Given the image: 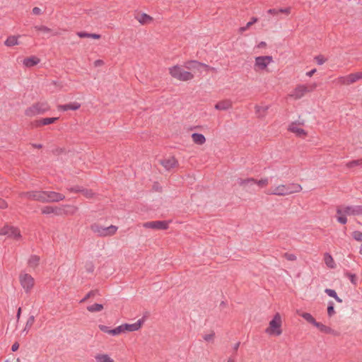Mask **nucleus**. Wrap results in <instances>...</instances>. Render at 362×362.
Segmentation results:
<instances>
[{"label":"nucleus","mask_w":362,"mask_h":362,"mask_svg":"<svg viewBox=\"0 0 362 362\" xmlns=\"http://www.w3.org/2000/svg\"><path fill=\"white\" fill-rule=\"evenodd\" d=\"M169 73L172 77L181 81H190L194 78L191 72L183 70L178 65L169 68Z\"/></svg>","instance_id":"1"},{"label":"nucleus","mask_w":362,"mask_h":362,"mask_svg":"<svg viewBox=\"0 0 362 362\" xmlns=\"http://www.w3.org/2000/svg\"><path fill=\"white\" fill-rule=\"evenodd\" d=\"M49 108V105L47 102H38L27 108L25 111V114L28 117H33L37 115L44 114L45 112L48 111Z\"/></svg>","instance_id":"2"},{"label":"nucleus","mask_w":362,"mask_h":362,"mask_svg":"<svg viewBox=\"0 0 362 362\" xmlns=\"http://www.w3.org/2000/svg\"><path fill=\"white\" fill-rule=\"evenodd\" d=\"M117 228V226L113 225L108 227H103L98 223H93L90 226V230L100 237L113 235L116 233Z\"/></svg>","instance_id":"3"},{"label":"nucleus","mask_w":362,"mask_h":362,"mask_svg":"<svg viewBox=\"0 0 362 362\" xmlns=\"http://www.w3.org/2000/svg\"><path fill=\"white\" fill-rule=\"evenodd\" d=\"M281 318L279 313H276L274 318L269 322V326L265 330L269 334H275L279 336L282 331L281 329Z\"/></svg>","instance_id":"4"},{"label":"nucleus","mask_w":362,"mask_h":362,"mask_svg":"<svg viewBox=\"0 0 362 362\" xmlns=\"http://www.w3.org/2000/svg\"><path fill=\"white\" fill-rule=\"evenodd\" d=\"M316 88V84H312L310 86L299 85L298 86L293 93L291 94V97L296 100L300 99L305 95L306 93L314 90Z\"/></svg>","instance_id":"5"},{"label":"nucleus","mask_w":362,"mask_h":362,"mask_svg":"<svg viewBox=\"0 0 362 362\" xmlns=\"http://www.w3.org/2000/svg\"><path fill=\"white\" fill-rule=\"evenodd\" d=\"M22 197H26L28 199L38 201L42 203H45V191H30L23 192L21 194Z\"/></svg>","instance_id":"6"},{"label":"nucleus","mask_w":362,"mask_h":362,"mask_svg":"<svg viewBox=\"0 0 362 362\" xmlns=\"http://www.w3.org/2000/svg\"><path fill=\"white\" fill-rule=\"evenodd\" d=\"M0 235H8V237H11L15 239H18L21 237L18 228L8 225L0 228Z\"/></svg>","instance_id":"7"},{"label":"nucleus","mask_w":362,"mask_h":362,"mask_svg":"<svg viewBox=\"0 0 362 362\" xmlns=\"http://www.w3.org/2000/svg\"><path fill=\"white\" fill-rule=\"evenodd\" d=\"M20 281L21 286L27 293L29 292L34 286V279L28 274H21Z\"/></svg>","instance_id":"8"},{"label":"nucleus","mask_w":362,"mask_h":362,"mask_svg":"<svg viewBox=\"0 0 362 362\" xmlns=\"http://www.w3.org/2000/svg\"><path fill=\"white\" fill-rule=\"evenodd\" d=\"M272 61L273 58L272 56L257 57L255 58V69L258 68L260 70H264Z\"/></svg>","instance_id":"9"},{"label":"nucleus","mask_w":362,"mask_h":362,"mask_svg":"<svg viewBox=\"0 0 362 362\" xmlns=\"http://www.w3.org/2000/svg\"><path fill=\"white\" fill-rule=\"evenodd\" d=\"M144 227L151 229L166 230L168 228V222L165 221H148L144 223Z\"/></svg>","instance_id":"10"},{"label":"nucleus","mask_w":362,"mask_h":362,"mask_svg":"<svg viewBox=\"0 0 362 362\" xmlns=\"http://www.w3.org/2000/svg\"><path fill=\"white\" fill-rule=\"evenodd\" d=\"M204 67L206 71L211 70L215 71V68L211 67L204 63L199 62L196 60H191L185 63V67L187 69H199V67Z\"/></svg>","instance_id":"11"},{"label":"nucleus","mask_w":362,"mask_h":362,"mask_svg":"<svg viewBox=\"0 0 362 362\" xmlns=\"http://www.w3.org/2000/svg\"><path fill=\"white\" fill-rule=\"evenodd\" d=\"M64 199L65 196L62 194L56 192L45 191V203L58 202L59 201L64 200Z\"/></svg>","instance_id":"12"},{"label":"nucleus","mask_w":362,"mask_h":362,"mask_svg":"<svg viewBox=\"0 0 362 362\" xmlns=\"http://www.w3.org/2000/svg\"><path fill=\"white\" fill-rule=\"evenodd\" d=\"M298 124H300V125H303L304 124V122H299L298 123L294 122H292L289 127H288V130L294 134H296V136H299V137H305L306 135H307V133L306 132L302 129V128H298L297 127Z\"/></svg>","instance_id":"13"},{"label":"nucleus","mask_w":362,"mask_h":362,"mask_svg":"<svg viewBox=\"0 0 362 362\" xmlns=\"http://www.w3.org/2000/svg\"><path fill=\"white\" fill-rule=\"evenodd\" d=\"M345 215L358 216L362 214V205L360 206H348L342 209Z\"/></svg>","instance_id":"14"},{"label":"nucleus","mask_w":362,"mask_h":362,"mask_svg":"<svg viewBox=\"0 0 362 362\" xmlns=\"http://www.w3.org/2000/svg\"><path fill=\"white\" fill-rule=\"evenodd\" d=\"M268 194H274L278 196L288 195L286 185H280L276 187L272 191L269 190Z\"/></svg>","instance_id":"15"},{"label":"nucleus","mask_w":362,"mask_h":362,"mask_svg":"<svg viewBox=\"0 0 362 362\" xmlns=\"http://www.w3.org/2000/svg\"><path fill=\"white\" fill-rule=\"evenodd\" d=\"M143 322H144V320L140 319L136 322H135L134 324H124V325H122L123 330H124V331H129V332L137 331L141 328Z\"/></svg>","instance_id":"16"},{"label":"nucleus","mask_w":362,"mask_h":362,"mask_svg":"<svg viewBox=\"0 0 362 362\" xmlns=\"http://www.w3.org/2000/svg\"><path fill=\"white\" fill-rule=\"evenodd\" d=\"M237 183L243 187L245 189L250 188L251 186L255 185L256 180L252 177L243 179V178H238L237 180Z\"/></svg>","instance_id":"17"},{"label":"nucleus","mask_w":362,"mask_h":362,"mask_svg":"<svg viewBox=\"0 0 362 362\" xmlns=\"http://www.w3.org/2000/svg\"><path fill=\"white\" fill-rule=\"evenodd\" d=\"M81 107V104L78 103H71L65 105H59L57 107L59 110L67 111V110H76Z\"/></svg>","instance_id":"18"},{"label":"nucleus","mask_w":362,"mask_h":362,"mask_svg":"<svg viewBox=\"0 0 362 362\" xmlns=\"http://www.w3.org/2000/svg\"><path fill=\"white\" fill-rule=\"evenodd\" d=\"M160 164L168 170L174 168L177 164V161L174 157H171L168 159H163L160 160Z\"/></svg>","instance_id":"19"},{"label":"nucleus","mask_w":362,"mask_h":362,"mask_svg":"<svg viewBox=\"0 0 362 362\" xmlns=\"http://www.w3.org/2000/svg\"><path fill=\"white\" fill-rule=\"evenodd\" d=\"M232 107V102L230 100H223L218 102L215 105V109L218 110H227Z\"/></svg>","instance_id":"20"},{"label":"nucleus","mask_w":362,"mask_h":362,"mask_svg":"<svg viewBox=\"0 0 362 362\" xmlns=\"http://www.w3.org/2000/svg\"><path fill=\"white\" fill-rule=\"evenodd\" d=\"M40 62V59L35 57V56H31L30 57H26L23 59V64L26 67H32L37 64H39Z\"/></svg>","instance_id":"21"},{"label":"nucleus","mask_w":362,"mask_h":362,"mask_svg":"<svg viewBox=\"0 0 362 362\" xmlns=\"http://www.w3.org/2000/svg\"><path fill=\"white\" fill-rule=\"evenodd\" d=\"M59 119V117H46L42 118L36 121V127H40L42 125H48L55 122Z\"/></svg>","instance_id":"22"},{"label":"nucleus","mask_w":362,"mask_h":362,"mask_svg":"<svg viewBox=\"0 0 362 362\" xmlns=\"http://www.w3.org/2000/svg\"><path fill=\"white\" fill-rule=\"evenodd\" d=\"M286 187H287L288 195L293 194V193L299 192L302 190L301 185L299 184H296V183L288 184V185H286Z\"/></svg>","instance_id":"23"},{"label":"nucleus","mask_w":362,"mask_h":362,"mask_svg":"<svg viewBox=\"0 0 362 362\" xmlns=\"http://www.w3.org/2000/svg\"><path fill=\"white\" fill-rule=\"evenodd\" d=\"M192 141L198 145H202L206 141L205 136L202 134L193 133L192 134Z\"/></svg>","instance_id":"24"},{"label":"nucleus","mask_w":362,"mask_h":362,"mask_svg":"<svg viewBox=\"0 0 362 362\" xmlns=\"http://www.w3.org/2000/svg\"><path fill=\"white\" fill-rule=\"evenodd\" d=\"M337 214L339 215V216L337 217V221L341 224L346 223L347 218L346 217V215L344 214L342 209L340 206L337 207Z\"/></svg>","instance_id":"25"},{"label":"nucleus","mask_w":362,"mask_h":362,"mask_svg":"<svg viewBox=\"0 0 362 362\" xmlns=\"http://www.w3.org/2000/svg\"><path fill=\"white\" fill-rule=\"evenodd\" d=\"M298 314L300 316H301L303 319H305L308 322L312 324L313 325H315V324H316L317 321L312 316L311 314H310L308 313H300L298 311Z\"/></svg>","instance_id":"26"},{"label":"nucleus","mask_w":362,"mask_h":362,"mask_svg":"<svg viewBox=\"0 0 362 362\" xmlns=\"http://www.w3.org/2000/svg\"><path fill=\"white\" fill-rule=\"evenodd\" d=\"M314 326L318 328L320 332L325 334H329L332 332V329L329 327H327L321 322H316V324H315Z\"/></svg>","instance_id":"27"},{"label":"nucleus","mask_w":362,"mask_h":362,"mask_svg":"<svg viewBox=\"0 0 362 362\" xmlns=\"http://www.w3.org/2000/svg\"><path fill=\"white\" fill-rule=\"evenodd\" d=\"M95 358L97 362H113V360L107 354H97Z\"/></svg>","instance_id":"28"},{"label":"nucleus","mask_w":362,"mask_h":362,"mask_svg":"<svg viewBox=\"0 0 362 362\" xmlns=\"http://www.w3.org/2000/svg\"><path fill=\"white\" fill-rule=\"evenodd\" d=\"M7 47H12L18 45V37L15 35L9 36L4 42Z\"/></svg>","instance_id":"29"},{"label":"nucleus","mask_w":362,"mask_h":362,"mask_svg":"<svg viewBox=\"0 0 362 362\" xmlns=\"http://www.w3.org/2000/svg\"><path fill=\"white\" fill-rule=\"evenodd\" d=\"M136 19L141 24H146V23L151 22L153 20L152 17H151L150 16H148V15H147L146 13L141 14L140 16L136 17Z\"/></svg>","instance_id":"30"},{"label":"nucleus","mask_w":362,"mask_h":362,"mask_svg":"<svg viewBox=\"0 0 362 362\" xmlns=\"http://www.w3.org/2000/svg\"><path fill=\"white\" fill-rule=\"evenodd\" d=\"M40 257L37 255H31L28 259V265L30 267L35 268L39 264Z\"/></svg>","instance_id":"31"},{"label":"nucleus","mask_w":362,"mask_h":362,"mask_svg":"<svg viewBox=\"0 0 362 362\" xmlns=\"http://www.w3.org/2000/svg\"><path fill=\"white\" fill-rule=\"evenodd\" d=\"M35 322V317L33 315H31L28 317L25 328L23 330V332H25V334L28 332L29 329L31 328V327L33 325Z\"/></svg>","instance_id":"32"},{"label":"nucleus","mask_w":362,"mask_h":362,"mask_svg":"<svg viewBox=\"0 0 362 362\" xmlns=\"http://www.w3.org/2000/svg\"><path fill=\"white\" fill-rule=\"evenodd\" d=\"M325 262L326 265L329 268L335 267V264H334V259H333L332 257L328 253H326L325 255Z\"/></svg>","instance_id":"33"},{"label":"nucleus","mask_w":362,"mask_h":362,"mask_svg":"<svg viewBox=\"0 0 362 362\" xmlns=\"http://www.w3.org/2000/svg\"><path fill=\"white\" fill-rule=\"evenodd\" d=\"M103 309V305L99 303H95L87 307V310L90 313L100 312Z\"/></svg>","instance_id":"34"},{"label":"nucleus","mask_w":362,"mask_h":362,"mask_svg":"<svg viewBox=\"0 0 362 362\" xmlns=\"http://www.w3.org/2000/svg\"><path fill=\"white\" fill-rule=\"evenodd\" d=\"M258 21V18L256 17H252L251 18V21L248 22L245 26L240 27L239 28V33H243L245 30H247L251 25H252L254 23H257Z\"/></svg>","instance_id":"35"},{"label":"nucleus","mask_w":362,"mask_h":362,"mask_svg":"<svg viewBox=\"0 0 362 362\" xmlns=\"http://www.w3.org/2000/svg\"><path fill=\"white\" fill-rule=\"evenodd\" d=\"M346 166L348 168H352L357 167V166L362 167V158L349 161L346 164Z\"/></svg>","instance_id":"36"},{"label":"nucleus","mask_w":362,"mask_h":362,"mask_svg":"<svg viewBox=\"0 0 362 362\" xmlns=\"http://www.w3.org/2000/svg\"><path fill=\"white\" fill-rule=\"evenodd\" d=\"M98 294H99L98 290H97V289L92 290V291H89L83 299L81 300L80 303H83L86 300H87L88 298L94 297L95 296H96Z\"/></svg>","instance_id":"37"},{"label":"nucleus","mask_w":362,"mask_h":362,"mask_svg":"<svg viewBox=\"0 0 362 362\" xmlns=\"http://www.w3.org/2000/svg\"><path fill=\"white\" fill-rule=\"evenodd\" d=\"M42 213L43 214H50L52 213L57 214V208H54L50 206H46L42 209Z\"/></svg>","instance_id":"38"},{"label":"nucleus","mask_w":362,"mask_h":362,"mask_svg":"<svg viewBox=\"0 0 362 362\" xmlns=\"http://www.w3.org/2000/svg\"><path fill=\"white\" fill-rule=\"evenodd\" d=\"M334 81L339 85H349L347 76H340L337 78Z\"/></svg>","instance_id":"39"},{"label":"nucleus","mask_w":362,"mask_h":362,"mask_svg":"<svg viewBox=\"0 0 362 362\" xmlns=\"http://www.w3.org/2000/svg\"><path fill=\"white\" fill-rule=\"evenodd\" d=\"M327 314L329 317H332L335 314L334 303L332 301H329L328 303Z\"/></svg>","instance_id":"40"},{"label":"nucleus","mask_w":362,"mask_h":362,"mask_svg":"<svg viewBox=\"0 0 362 362\" xmlns=\"http://www.w3.org/2000/svg\"><path fill=\"white\" fill-rule=\"evenodd\" d=\"M269 183V180L268 178L265 177V178H262L261 180H256V183L255 185H257L259 187H266Z\"/></svg>","instance_id":"41"},{"label":"nucleus","mask_w":362,"mask_h":362,"mask_svg":"<svg viewBox=\"0 0 362 362\" xmlns=\"http://www.w3.org/2000/svg\"><path fill=\"white\" fill-rule=\"evenodd\" d=\"M345 276L349 279V280L351 281V282L353 284H354V285L357 284V277H356V274H351L350 272H346Z\"/></svg>","instance_id":"42"},{"label":"nucleus","mask_w":362,"mask_h":362,"mask_svg":"<svg viewBox=\"0 0 362 362\" xmlns=\"http://www.w3.org/2000/svg\"><path fill=\"white\" fill-rule=\"evenodd\" d=\"M214 338H215V332L214 331H211L210 334H205L203 337V339L206 341H209V342H213L214 341Z\"/></svg>","instance_id":"43"},{"label":"nucleus","mask_w":362,"mask_h":362,"mask_svg":"<svg viewBox=\"0 0 362 362\" xmlns=\"http://www.w3.org/2000/svg\"><path fill=\"white\" fill-rule=\"evenodd\" d=\"M123 327L122 325L120 326H118L117 327L112 329L110 331V334L115 336L120 334L121 332H123Z\"/></svg>","instance_id":"44"},{"label":"nucleus","mask_w":362,"mask_h":362,"mask_svg":"<svg viewBox=\"0 0 362 362\" xmlns=\"http://www.w3.org/2000/svg\"><path fill=\"white\" fill-rule=\"evenodd\" d=\"M35 29L38 31H42L45 33H49L51 32V29L45 25H35Z\"/></svg>","instance_id":"45"},{"label":"nucleus","mask_w":362,"mask_h":362,"mask_svg":"<svg viewBox=\"0 0 362 362\" xmlns=\"http://www.w3.org/2000/svg\"><path fill=\"white\" fill-rule=\"evenodd\" d=\"M349 85L354 83L358 81L356 73L350 74L347 75Z\"/></svg>","instance_id":"46"},{"label":"nucleus","mask_w":362,"mask_h":362,"mask_svg":"<svg viewBox=\"0 0 362 362\" xmlns=\"http://www.w3.org/2000/svg\"><path fill=\"white\" fill-rule=\"evenodd\" d=\"M352 237L354 240L362 242V232L358 230L354 231Z\"/></svg>","instance_id":"47"},{"label":"nucleus","mask_w":362,"mask_h":362,"mask_svg":"<svg viewBox=\"0 0 362 362\" xmlns=\"http://www.w3.org/2000/svg\"><path fill=\"white\" fill-rule=\"evenodd\" d=\"M256 108V112L257 113H259V117H262L263 115L261 114V112H262L263 113L266 112L267 110H268V107L267 106H265V107H262V106H258L257 105L255 107Z\"/></svg>","instance_id":"48"},{"label":"nucleus","mask_w":362,"mask_h":362,"mask_svg":"<svg viewBox=\"0 0 362 362\" xmlns=\"http://www.w3.org/2000/svg\"><path fill=\"white\" fill-rule=\"evenodd\" d=\"M81 193H83V194L87 197V198H90L93 197V192L91 189H83L82 188L81 189Z\"/></svg>","instance_id":"49"},{"label":"nucleus","mask_w":362,"mask_h":362,"mask_svg":"<svg viewBox=\"0 0 362 362\" xmlns=\"http://www.w3.org/2000/svg\"><path fill=\"white\" fill-rule=\"evenodd\" d=\"M315 59L319 65L323 64L327 60L322 55L316 56Z\"/></svg>","instance_id":"50"},{"label":"nucleus","mask_w":362,"mask_h":362,"mask_svg":"<svg viewBox=\"0 0 362 362\" xmlns=\"http://www.w3.org/2000/svg\"><path fill=\"white\" fill-rule=\"evenodd\" d=\"M284 257L288 261L296 260V256L293 254H290V253L286 252L284 254Z\"/></svg>","instance_id":"51"},{"label":"nucleus","mask_w":362,"mask_h":362,"mask_svg":"<svg viewBox=\"0 0 362 362\" xmlns=\"http://www.w3.org/2000/svg\"><path fill=\"white\" fill-rule=\"evenodd\" d=\"M325 292L330 297L334 298L337 297V293L334 290L330 289V288H326L325 290Z\"/></svg>","instance_id":"52"},{"label":"nucleus","mask_w":362,"mask_h":362,"mask_svg":"<svg viewBox=\"0 0 362 362\" xmlns=\"http://www.w3.org/2000/svg\"><path fill=\"white\" fill-rule=\"evenodd\" d=\"M278 11H279V13H284L286 15H288L291 13V8L287 7V8H280V9H278Z\"/></svg>","instance_id":"53"},{"label":"nucleus","mask_w":362,"mask_h":362,"mask_svg":"<svg viewBox=\"0 0 362 362\" xmlns=\"http://www.w3.org/2000/svg\"><path fill=\"white\" fill-rule=\"evenodd\" d=\"M7 207V202L4 199L0 198V209H6Z\"/></svg>","instance_id":"54"},{"label":"nucleus","mask_w":362,"mask_h":362,"mask_svg":"<svg viewBox=\"0 0 362 362\" xmlns=\"http://www.w3.org/2000/svg\"><path fill=\"white\" fill-rule=\"evenodd\" d=\"M77 35L79 37H81V38H84V37H89L90 36V33H88L86 32H78L77 33Z\"/></svg>","instance_id":"55"},{"label":"nucleus","mask_w":362,"mask_h":362,"mask_svg":"<svg viewBox=\"0 0 362 362\" xmlns=\"http://www.w3.org/2000/svg\"><path fill=\"white\" fill-rule=\"evenodd\" d=\"M99 329H100L101 331H103V332H106V333H108V334H110V331L111 330V329H109V327H107V326H105V325H99Z\"/></svg>","instance_id":"56"},{"label":"nucleus","mask_w":362,"mask_h":362,"mask_svg":"<svg viewBox=\"0 0 362 362\" xmlns=\"http://www.w3.org/2000/svg\"><path fill=\"white\" fill-rule=\"evenodd\" d=\"M70 192H81V189L82 188H81L80 187L78 186H76V187H70L68 189Z\"/></svg>","instance_id":"57"},{"label":"nucleus","mask_w":362,"mask_h":362,"mask_svg":"<svg viewBox=\"0 0 362 362\" xmlns=\"http://www.w3.org/2000/svg\"><path fill=\"white\" fill-rule=\"evenodd\" d=\"M267 13L272 15H277L279 14L278 9L276 8H271L267 11Z\"/></svg>","instance_id":"58"},{"label":"nucleus","mask_w":362,"mask_h":362,"mask_svg":"<svg viewBox=\"0 0 362 362\" xmlns=\"http://www.w3.org/2000/svg\"><path fill=\"white\" fill-rule=\"evenodd\" d=\"M33 13L35 15H39L41 13V9L38 7H34L33 8Z\"/></svg>","instance_id":"59"},{"label":"nucleus","mask_w":362,"mask_h":362,"mask_svg":"<svg viewBox=\"0 0 362 362\" xmlns=\"http://www.w3.org/2000/svg\"><path fill=\"white\" fill-rule=\"evenodd\" d=\"M19 348V344L18 342H15L11 346L12 351H16Z\"/></svg>","instance_id":"60"},{"label":"nucleus","mask_w":362,"mask_h":362,"mask_svg":"<svg viewBox=\"0 0 362 362\" xmlns=\"http://www.w3.org/2000/svg\"><path fill=\"white\" fill-rule=\"evenodd\" d=\"M89 37L93 38V39H100L101 37V35L99 34H95V33H90Z\"/></svg>","instance_id":"61"},{"label":"nucleus","mask_w":362,"mask_h":362,"mask_svg":"<svg viewBox=\"0 0 362 362\" xmlns=\"http://www.w3.org/2000/svg\"><path fill=\"white\" fill-rule=\"evenodd\" d=\"M240 345V341H238V342H237L236 344H234L233 349V351H234L235 354L237 352Z\"/></svg>","instance_id":"62"},{"label":"nucleus","mask_w":362,"mask_h":362,"mask_svg":"<svg viewBox=\"0 0 362 362\" xmlns=\"http://www.w3.org/2000/svg\"><path fill=\"white\" fill-rule=\"evenodd\" d=\"M316 71V69H313L311 71L307 72L306 75L309 77H311Z\"/></svg>","instance_id":"63"},{"label":"nucleus","mask_w":362,"mask_h":362,"mask_svg":"<svg viewBox=\"0 0 362 362\" xmlns=\"http://www.w3.org/2000/svg\"><path fill=\"white\" fill-rule=\"evenodd\" d=\"M356 74L357 76V79L358 81L359 80H361L362 79V71H359V72H356Z\"/></svg>","instance_id":"64"}]
</instances>
